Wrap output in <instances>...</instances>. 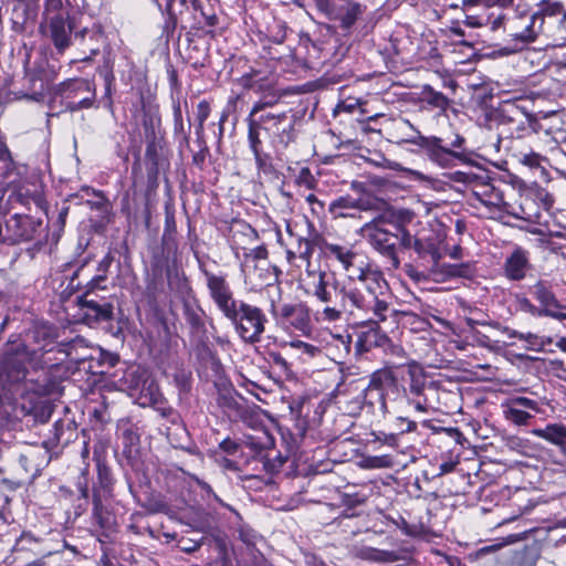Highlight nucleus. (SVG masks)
I'll use <instances>...</instances> for the list:
<instances>
[{"instance_id":"nucleus-59","label":"nucleus","mask_w":566,"mask_h":566,"mask_svg":"<svg viewBox=\"0 0 566 566\" xmlns=\"http://www.w3.org/2000/svg\"><path fill=\"white\" fill-rule=\"evenodd\" d=\"M358 106H360L358 99L348 98L337 104L335 112L353 113Z\"/></svg>"},{"instance_id":"nucleus-36","label":"nucleus","mask_w":566,"mask_h":566,"mask_svg":"<svg viewBox=\"0 0 566 566\" xmlns=\"http://www.w3.org/2000/svg\"><path fill=\"white\" fill-rule=\"evenodd\" d=\"M166 284L164 275L149 272L146 277L145 294L151 302H156L161 295L166 294Z\"/></svg>"},{"instance_id":"nucleus-63","label":"nucleus","mask_w":566,"mask_h":566,"mask_svg":"<svg viewBox=\"0 0 566 566\" xmlns=\"http://www.w3.org/2000/svg\"><path fill=\"white\" fill-rule=\"evenodd\" d=\"M219 448L224 453L233 455L239 450V443L231 438H226L219 443Z\"/></svg>"},{"instance_id":"nucleus-4","label":"nucleus","mask_w":566,"mask_h":566,"mask_svg":"<svg viewBox=\"0 0 566 566\" xmlns=\"http://www.w3.org/2000/svg\"><path fill=\"white\" fill-rule=\"evenodd\" d=\"M403 123L413 132L403 142L423 149L427 157L434 164L448 168L454 165V160H464L465 155L462 149L465 139L461 135L455 134L450 143H444L437 136H423L408 119H403Z\"/></svg>"},{"instance_id":"nucleus-33","label":"nucleus","mask_w":566,"mask_h":566,"mask_svg":"<svg viewBox=\"0 0 566 566\" xmlns=\"http://www.w3.org/2000/svg\"><path fill=\"white\" fill-rule=\"evenodd\" d=\"M533 434L554 444H560L566 440V426L551 423L545 428L534 429Z\"/></svg>"},{"instance_id":"nucleus-15","label":"nucleus","mask_w":566,"mask_h":566,"mask_svg":"<svg viewBox=\"0 0 566 566\" xmlns=\"http://www.w3.org/2000/svg\"><path fill=\"white\" fill-rule=\"evenodd\" d=\"M103 500L99 495L92 497V525L95 527L98 542L102 544L111 541L118 528L115 514L103 504Z\"/></svg>"},{"instance_id":"nucleus-25","label":"nucleus","mask_w":566,"mask_h":566,"mask_svg":"<svg viewBox=\"0 0 566 566\" xmlns=\"http://www.w3.org/2000/svg\"><path fill=\"white\" fill-rule=\"evenodd\" d=\"M532 269L530 253L521 247H516L505 259L503 272L510 281H522Z\"/></svg>"},{"instance_id":"nucleus-30","label":"nucleus","mask_w":566,"mask_h":566,"mask_svg":"<svg viewBox=\"0 0 566 566\" xmlns=\"http://www.w3.org/2000/svg\"><path fill=\"white\" fill-rule=\"evenodd\" d=\"M50 432L52 436L42 442V446L45 449L43 458H46L50 449L60 443H67L73 434V429L70 423L59 420L54 423L53 429Z\"/></svg>"},{"instance_id":"nucleus-5","label":"nucleus","mask_w":566,"mask_h":566,"mask_svg":"<svg viewBox=\"0 0 566 566\" xmlns=\"http://www.w3.org/2000/svg\"><path fill=\"white\" fill-rule=\"evenodd\" d=\"M397 387V377L390 368L377 369L370 374L368 385L358 397L357 407L366 408L368 412L385 418L388 413L387 397L389 392H395Z\"/></svg>"},{"instance_id":"nucleus-43","label":"nucleus","mask_w":566,"mask_h":566,"mask_svg":"<svg viewBox=\"0 0 566 566\" xmlns=\"http://www.w3.org/2000/svg\"><path fill=\"white\" fill-rule=\"evenodd\" d=\"M490 326L492 327H495V328H499L502 331V333L506 334L510 338H518V339H522V340H526L527 343L532 344V345H537V339L538 337L533 334V333H520L515 329H512L507 326H501L499 323L496 322H492V323H489Z\"/></svg>"},{"instance_id":"nucleus-10","label":"nucleus","mask_w":566,"mask_h":566,"mask_svg":"<svg viewBox=\"0 0 566 566\" xmlns=\"http://www.w3.org/2000/svg\"><path fill=\"white\" fill-rule=\"evenodd\" d=\"M150 272L166 276L170 291L181 294L189 290L185 273L178 264L177 248L174 242L164 241L161 252L154 254L151 259Z\"/></svg>"},{"instance_id":"nucleus-52","label":"nucleus","mask_w":566,"mask_h":566,"mask_svg":"<svg viewBox=\"0 0 566 566\" xmlns=\"http://www.w3.org/2000/svg\"><path fill=\"white\" fill-rule=\"evenodd\" d=\"M44 13L46 18L51 15H70L69 12L63 11V0H45Z\"/></svg>"},{"instance_id":"nucleus-37","label":"nucleus","mask_w":566,"mask_h":566,"mask_svg":"<svg viewBox=\"0 0 566 566\" xmlns=\"http://www.w3.org/2000/svg\"><path fill=\"white\" fill-rule=\"evenodd\" d=\"M421 99L434 108L446 111L450 99L441 92L436 91L431 85L424 84L421 87Z\"/></svg>"},{"instance_id":"nucleus-57","label":"nucleus","mask_w":566,"mask_h":566,"mask_svg":"<svg viewBox=\"0 0 566 566\" xmlns=\"http://www.w3.org/2000/svg\"><path fill=\"white\" fill-rule=\"evenodd\" d=\"M218 401L221 407L229 410L238 412L241 409V405L232 395L222 394L220 395Z\"/></svg>"},{"instance_id":"nucleus-13","label":"nucleus","mask_w":566,"mask_h":566,"mask_svg":"<svg viewBox=\"0 0 566 566\" xmlns=\"http://www.w3.org/2000/svg\"><path fill=\"white\" fill-rule=\"evenodd\" d=\"M454 180L465 182L472 188L474 197L486 207L502 208L505 206L504 195L486 174L454 172Z\"/></svg>"},{"instance_id":"nucleus-60","label":"nucleus","mask_w":566,"mask_h":566,"mask_svg":"<svg viewBox=\"0 0 566 566\" xmlns=\"http://www.w3.org/2000/svg\"><path fill=\"white\" fill-rule=\"evenodd\" d=\"M174 122H175V133L184 134L185 127H184V122H182L181 107H180L179 103L174 105Z\"/></svg>"},{"instance_id":"nucleus-51","label":"nucleus","mask_w":566,"mask_h":566,"mask_svg":"<svg viewBox=\"0 0 566 566\" xmlns=\"http://www.w3.org/2000/svg\"><path fill=\"white\" fill-rule=\"evenodd\" d=\"M106 280V275L105 274H98L94 277H92L86 286H85V292L82 294V295H90V297H93V298H104L103 296H99L96 291L99 290V289H104L101 286V283H103L104 281Z\"/></svg>"},{"instance_id":"nucleus-53","label":"nucleus","mask_w":566,"mask_h":566,"mask_svg":"<svg viewBox=\"0 0 566 566\" xmlns=\"http://www.w3.org/2000/svg\"><path fill=\"white\" fill-rule=\"evenodd\" d=\"M269 361L272 366L276 367L281 373L287 375L291 371L287 360L277 352L269 353Z\"/></svg>"},{"instance_id":"nucleus-64","label":"nucleus","mask_w":566,"mask_h":566,"mask_svg":"<svg viewBox=\"0 0 566 566\" xmlns=\"http://www.w3.org/2000/svg\"><path fill=\"white\" fill-rule=\"evenodd\" d=\"M8 202L14 207L17 203L25 206L29 202V197L21 190L12 191L8 197Z\"/></svg>"},{"instance_id":"nucleus-22","label":"nucleus","mask_w":566,"mask_h":566,"mask_svg":"<svg viewBox=\"0 0 566 566\" xmlns=\"http://www.w3.org/2000/svg\"><path fill=\"white\" fill-rule=\"evenodd\" d=\"M251 459L247 460V464H254L253 471L268 473H277L283 464L286 462V457H283L280 452L269 449L265 450L258 443H250Z\"/></svg>"},{"instance_id":"nucleus-1","label":"nucleus","mask_w":566,"mask_h":566,"mask_svg":"<svg viewBox=\"0 0 566 566\" xmlns=\"http://www.w3.org/2000/svg\"><path fill=\"white\" fill-rule=\"evenodd\" d=\"M325 252L337 260L348 275L340 280L332 271L308 272L313 281L307 294L321 303H335V306L323 308V318L337 322L347 314L373 323L385 322L390 311L391 295L382 273L373 270L352 247L326 243Z\"/></svg>"},{"instance_id":"nucleus-38","label":"nucleus","mask_w":566,"mask_h":566,"mask_svg":"<svg viewBox=\"0 0 566 566\" xmlns=\"http://www.w3.org/2000/svg\"><path fill=\"white\" fill-rule=\"evenodd\" d=\"M137 392L139 394V398L144 399L143 403L148 402L156 405L159 403L163 398L158 385L150 375L147 376Z\"/></svg>"},{"instance_id":"nucleus-34","label":"nucleus","mask_w":566,"mask_h":566,"mask_svg":"<svg viewBox=\"0 0 566 566\" xmlns=\"http://www.w3.org/2000/svg\"><path fill=\"white\" fill-rule=\"evenodd\" d=\"M186 323L191 327L192 332L198 333L203 329V311L199 305L191 302H185L182 306Z\"/></svg>"},{"instance_id":"nucleus-31","label":"nucleus","mask_w":566,"mask_h":566,"mask_svg":"<svg viewBox=\"0 0 566 566\" xmlns=\"http://www.w3.org/2000/svg\"><path fill=\"white\" fill-rule=\"evenodd\" d=\"M56 348L60 353H64L67 358L74 361L86 360L88 357L87 355L80 354V349H87L85 339L80 335L59 342Z\"/></svg>"},{"instance_id":"nucleus-54","label":"nucleus","mask_w":566,"mask_h":566,"mask_svg":"<svg viewBox=\"0 0 566 566\" xmlns=\"http://www.w3.org/2000/svg\"><path fill=\"white\" fill-rule=\"evenodd\" d=\"M335 342V346L338 348L339 354L343 356H347L350 353L352 349V335L345 334V335H335L333 337Z\"/></svg>"},{"instance_id":"nucleus-32","label":"nucleus","mask_w":566,"mask_h":566,"mask_svg":"<svg viewBox=\"0 0 566 566\" xmlns=\"http://www.w3.org/2000/svg\"><path fill=\"white\" fill-rule=\"evenodd\" d=\"M361 14V7L359 3H348L339 9H336L332 20L339 21L340 28L349 30Z\"/></svg>"},{"instance_id":"nucleus-11","label":"nucleus","mask_w":566,"mask_h":566,"mask_svg":"<svg viewBox=\"0 0 566 566\" xmlns=\"http://www.w3.org/2000/svg\"><path fill=\"white\" fill-rule=\"evenodd\" d=\"M407 375L408 380L403 392L409 402L421 412L433 408L432 396L438 391L437 382L429 380L423 368L415 361L408 365Z\"/></svg>"},{"instance_id":"nucleus-6","label":"nucleus","mask_w":566,"mask_h":566,"mask_svg":"<svg viewBox=\"0 0 566 566\" xmlns=\"http://www.w3.org/2000/svg\"><path fill=\"white\" fill-rule=\"evenodd\" d=\"M34 359L35 352L30 350L23 340L10 338L0 349V381L9 386L21 384Z\"/></svg>"},{"instance_id":"nucleus-29","label":"nucleus","mask_w":566,"mask_h":566,"mask_svg":"<svg viewBox=\"0 0 566 566\" xmlns=\"http://www.w3.org/2000/svg\"><path fill=\"white\" fill-rule=\"evenodd\" d=\"M350 553L355 558L367 562L387 563L396 559L394 552L378 549L367 545H354Z\"/></svg>"},{"instance_id":"nucleus-58","label":"nucleus","mask_w":566,"mask_h":566,"mask_svg":"<svg viewBox=\"0 0 566 566\" xmlns=\"http://www.w3.org/2000/svg\"><path fill=\"white\" fill-rule=\"evenodd\" d=\"M316 6L329 20L334 18L336 11L335 4L331 0H315Z\"/></svg>"},{"instance_id":"nucleus-20","label":"nucleus","mask_w":566,"mask_h":566,"mask_svg":"<svg viewBox=\"0 0 566 566\" xmlns=\"http://www.w3.org/2000/svg\"><path fill=\"white\" fill-rule=\"evenodd\" d=\"M88 295L77 296V304L82 311L83 321L88 324H97L113 319L114 305L107 298H93Z\"/></svg>"},{"instance_id":"nucleus-41","label":"nucleus","mask_w":566,"mask_h":566,"mask_svg":"<svg viewBox=\"0 0 566 566\" xmlns=\"http://www.w3.org/2000/svg\"><path fill=\"white\" fill-rule=\"evenodd\" d=\"M503 412L505 419L516 426L526 424L528 420L533 418V416L530 412L513 405L506 406Z\"/></svg>"},{"instance_id":"nucleus-3","label":"nucleus","mask_w":566,"mask_h":566,"mask_svg":"<svg viewBox=\"0 0 566 566\" xmlns=\"http://www.w3.org/2000/svg\"><path fill=\"white\" fill-rule=\"evenodd\" d=\"M247 122L248 133L253 132L260 137L263 130L275 151L285 150L296 139V117L291 111H270L258 118H247Z\"/></svg>"},{"instance_id":"nucleus-62","label":"nucleus","mask_w":566,"mask_h":566,"mask_svg":"<svg viewBox=\"0 0 566 566\" xmlns=\"http://www.w3.org/2000/svg\"><path fill=\"white\" fill-rule=\"evenodd\" d=\"M201 546V541H192L189 538H181L179 541V547L185 553H193Z\"/></svg>"},{"instance_id":"nucleus-61","label":"nucleus","mask_w":566,"mask_h":566,"mask_svg":"<svg viewBox=\"0 0 566 566\" xmlns=\"http://www.w3.org/2000/svg\"><path fill=\"white\" fill-rule=\"evenodd\" d=\"M510 405H513L515 407L522 408V409H531L536 410V401L528 399L526 397H516L511 400Z\"/></svg>"},{"instance_id":"nucleus-19","label":"nucleus","mask_w":566,"mask_h":566,"mask_svg":"<svg viewBox=\"0 0 566 566\" xmlns=\"http://www.w3.org/2000/svg\"><path fill=\"white\" fill-rule=\"evenodd\" d=\"M270 313L280 322L286 323L302 333L311 328L310 312L304 304H283L277 308L275 302L272 301Z\"/></svg>"},{"instance_id":"nucleus-16","label":"nucleus","mask_w":566,"mask_h":566,"mask_svg":"<svg viewBox=\"0 0 566 566\" xmlns=\"http://www.w3.org/2000/svg\"><path fill=\"white\" fill-rule=\"evenodd\" d=\"M544 18V34L566 41V11L559 1L541 0Z\"/></svg>"},{"instance_id":"nucleus-48","label":"nucleus","mask_w":566,"mask_h":566,"mask_svg":"<svg viewBox=\"0 0 566 566\" xmlns=\"http://www.w3.org/2000/svg\"><path fill=\"white\" fill-rule=\"evenodd\" d=\"M514 0H462V8H472V7H509L513 3Z\"/></svg>"},{"instance_id":"nucleus-50","label":"nucleus","mask_w":566,"mask_h":566,"mask_svg":"<svg viewBox=\"0 0 566 566\" xmlns=\"http://www.w3.org/2000/svg\"><path fill=\"white\" fill-rule=\"evenodd\" d=\"M520 308L533 316H555L553 313H548V310L535 306L528 298L523 297L518 302Z\"/></svg>"},{"instance_id":"nucleus-44","label":"nucleus","mask_w":566,"mask_h":566,"mask_svg":"<svg viewBox=\"0 0 566 566\" xmlns=\"http://www.w3.org/2000/svg\"><path fill=\"white\" fill-rule=\"evenodd\" d=\"M41 453V450L31 448L25 453H21L19 455V463L24 469L27 473L35 472L38 471V464H34V460L38 458V455Z\"/></svg>"},{"instance_id":"nucleus-39","label":"nucleus","mask_w":566,"mask_h":566,"mask_svg":"<svg viewBox=\"0 0 566 566\" xmlns=\"http://www.w3.org/2000/svg\"><path fill=\"white\" fill-rule=\"evenodd\" d=\"M148 375L149 373L140 366L132 367L125 373L124 381L132 395L137 394Z\"/></svg>"},{"instance_id":"nucleus-46","label":"nucleus","mask_w":566,"mask_h":566,"mask_svg":"<svg viewBox=\"0 0 566 566\" xmlns=\"http://www.w3.org/2000/svg\"><path fill=\"white\" fill-rule=\"evenodd\" d=\"M76 486H77V491L80 493L78 500L82 501L77 505V509L82 510V512H83L86 510V507L88 505V495H90L86 471L82 472L81 476L77 480Z\"/></svg>"},{"instance_id":"nucleus-55","label":"nucleus","mask_w":566,"mask_h":566,"mask_svg":"<svg viewBox=\"0 0 566 566\" xmlns=\"http://www.w3.org/2000/svg\"><path fill=\"white\" fill-rule=\"evenodd\" d=\"M541 244L545 250L566 260V244H558L552 240H541Z\"/></svg>"},{"instance_id":"nucleus-17","label":"nucleus","mask_w":566,"mask_h":566,"mask_svg":"<svg viewBox=\"0 0 566 566\" xmlns=\"http://www.w3.org/2000/svg\"><path fill=\"white\" fill-rule=\"evenodd\" d=\"M43 29L44 25L42 24ZM45 34L52 41L59 53H64L72 45V34L74 35V23L70 15H51L45 20Z\"/></svg>"},{"instance_id":"nucleus-45","label":"nucleus","mask_w":566,"mask_h":566,"mask_svg":"<svg viewBox=\"0 0 566 566\" xmlns=\"http://www.w3.org/2000/svg\"><path fill=\"white\" fill-rule=\"evenodd\" d=\"M39 541L29 532H23L15 541L13 552L20 553L24 551H33Z\"/></svg>"},{"instance_id":"nucleus-26","label":"nucleus","mask_w":566,"mask_h":566,"mask_svg":"<svg viewBox=\"0 0 566 566\" xmlns=\"http://www.w3.org/2000/svg\"><path fill=\"white\" fill-rule=\"evenodd\" d=\"M32 342L35 344V356L39 352L42 354L50 353L56 347L57 331L54 325L42 323L36 324L30 331Z\"/></svg>"},{"instance_id":"nucleus-21","label":"nucleus","mask_w":566,"mask_h":566,"mask_svg":"<svg viewBox=\"0 0 566 566\" xmlns=\"http://www.w3.org/2000/svg\"><path fill=\"white\" fill-rule=\"evenodd\" d=\"M74 40L77 42L82 53V62L92 61L99 54L101 46L104 43L105 35L103 27L99 23H93L91 27H84L74 31Z\"/></svg>"},{"instance_id":"nucleus-27","label":"nucleus","mask_w":566,"mask_h":566,"mask_svg":"<svg viewBox=\"0 0 566 566\" xmlns=\"http://www.w3.org/2000/svg\"><path fill=\"white\" fill-rule=\"evenodd\" d=\"M531 293L539 302L543 310H548V313L555 314V316H552L553 318L563 319L566 317L565 314L558 311L562 308V305L547 282L542 280L536 282L531 287Z\"/></svg>"},{"instance_id":"nucleus-8","label":"nucleus","mask_w":566,"mask_h":566,"mask_svg":"<svg viewBox=\"0 0 566 566\" xmlns=\"http://www.w3.org/2000/svg\"><path fill=\"white\" fill-rule=\"evenodd\" d=\"M224 317L231 323L234 332L244 343L256 344L261 342L268 317L260 307L240 300Z\"/></svg>"},{"instance_id":"nucleus-47","label":"nucleus","mask_w":566,"mask_h":566,"mask_svg":"<svg viewBox=\"0 0 566 566\" xmlns=\"http://www.w3.org/2000/svg\"><path fill=\"white\" fill-rule=\"evenodd\" d=\"M209 115H210L209 103L207 101L199 102V104L197 106V114H196V117L198 120L196 134H197L198 138H202V136H203V125H205V122L207 120V118L209 117Z\"/></svg>"},{"instance_id":"nucleus-9","label":"nucleus","mask_w":566,"mask_h":566,"mask_svg":"<svg viewBox=\"0 0 566 566\" xmlns=\"http://www.w3.org/2000/svg\"><path fill=\"white\" fill-rule=\"evenodd\" d=\"M53 96L61 99L62 111L74 113L93 106L95 88L86 78H69L54 86Z\"/></svg>"},{"instance_id":"nucleus-12","label":"nucleus","mask_w":566,"mask_h":566,"mask_svg":"<svg viewBox=\"0 0 566 566\" xmlns=\"http://www.w3.org/2000/svg\"><path fill=\"white\" fill-rule=\"evenodd\" d=\"M57 76V71L45 57H41L27 69L24 75L25 92L23 97L34 102H41L46 94L53 95V82Z\"/></svg>"},{"instance_id":"nucleus-23","label":"nucleus","mask_w":566,"mask_h":566,"mask_svg":"<svg viewBox=\"0 0 566 566\" xmlns=\"http://www.w3.org/2000/svg\"><path fill=\"white\" fill-rule=\"evenodd\" d=\"M401 249H413L417 256L428 262V268L441 260L439 247L433 238L412 235L406 228L402 235Z\"/></svg>"},{"instance_id":"nucleus-56","label":"nucleus","mask_w":566,"mask_h":566,"mask_svg":"<svg viewBox=\"0 0 566 566\" xmlns=\"http://www.w3.org/2000/svg\"><path fill=\"white\" fill-rule=\"evenodd\" d=\"M506 21L507 18L504 14H499L496 17L491 15L484 19V25H489L491 31L495 32L499 31L500 29L504 30Z\"/></svg>"},{"instance_id":"nucleus-24","label":"nucleus","mask_w":566,"mask_h":566,"mask_svg":"<svg viewBox=\"0 0 566 566\" xmlns=\"http://www.w3.org/2000/svg\"><path fill=\"white\" fill-rule=\"evenodd\" d=\"M434 282L442 283L451 279H472L475 274V266L470 262L461 263H441L437 260L433 265L429 266L428 273Z\"/></svg>"},{"instance_id":"nucleus-14","label":"nucleus","mask_w":566,"mask_h":566,"mask_svg":"<svg viewBox=\"0 0 566 566\" xmlns=\"http://www.w3.org/2000/svg\"><path fill=\"white\" fill-rule=\"evenodd\" d=\"M42 221L28 214L14 213L6 221L4 243L18 244L35 240Z\"/></svg>"},{"instance_id":"nucleus-42","label":"nucleus","mask_w":566,"mask_h":566,"mask_svg":"<svg viewBox=\"0 0 566 566\" xmlns=\"http://www.w3.org/2000/svg\"><path fill=\"white\" fill-rule=\"evenodd\" d=\"M279 98L274 95L264 96L263 98L255 102L249 113L248 118H258V115L273 111L272 108L277 103Z\"/></svg>"},{"instance_id":"nucleus-18","label":"nucleus","mask_w":566,"mask_h":566,"mask_svg":"<svg viewBox=\"0 0 566 566\" xmlns=\"http://www.w3.org/2000/svg\"><path fill=\"white\" fill-rule=\"evenodd\" d=\"M210 297L224 316L240 300H235L224 276L202 270Z\"/></svg>"},{"instance_id":"nucleus-40","label":"nucleus","mask_w":566,"mask_h":566,"mask_svg":"<svg viewBox=\"0 0 566 566\" xmlns=\"http://www.w3.org/2000/svg\"><path fill=\"white\" fill-rule=\"evenodd\" d=\"M513 156L523 166L528 167L530 169H538L539 168V169H542V171H544V168L542 167L543 157L539 154H537L533 150H530V151L517 150Z\"/></svg>"},{"instance_id":"nucleus-35","label":"nucleus","mask_w":566,"mask_h":566,"mask_svg":"<svg viewBox=\"0 0 566 566\" xmlns=\"http://www.w3.org/2000/svg\"><path fill=\"white\" fill-rule=\"evenodd\" d=\"M359 208L367 209L368 206L361 199H353L349 196L339 197L329 203V212L335 217H346L345 210Z\"/></svg>"},{"instance_id":"nucleus-49","label":"nucleus","mask_w":566,"mask_h":566,"mask_svg":"<svg viewBox=\"0 0 566 566\" xmlns=\"http://www.w3.org/2000/svg\"><path fill=\"white\" fill-rule=\"evenodd\" d=\"M248 140H249L250 149L253 153V156H254L258 167L262 168L264 166V159H263V157L261 155V150H260V147H261L260 137L256 136V134L253 132L248 133Z\"/></svg>"},{"instance_id":"nucleus-2","label":"nucleus","mask_w":566,"mask_h":566,"mask_svg":"<svg viewBox=\"0 0 566 566\" xmlns=\"http://www.w3.org/2000/svg\"><path fill=\"white\" fill-rule=\"evenodd\" d=\"M405 226L392 217L381 214L363 226L361 237L384 258L392 269L400 266L398 249L401 248Z\"/></svg>"},{"instance_id":"nucleus-28","label":"nucleus","mask_w":566,"mask_h":566,"mask_svg":"<svg viewBox=\"0 0 566 566\" xmlns=\"http://www.w3.org/2000/svg\"><path fill=\"white\" fill-rule=\"evenodd\" d=\"M96 468H97V482L93 488L92 497L95 495H99V497L108 499L112 496L114 478L109 467L106 462L101 459V457L96 458Z\"/></svg>"},{"instance_id":"nucleus-7","label":"nucleus","mask_w":566,"mask_h":566,"mask_svg":"<svg viewBox=\"0 0 566 566\" xmlns=\"http://www.w3.org/2000/svg\"><path fill=\"white\" fill-rule=\"evenodd\" d=\"M544 30V18L539 1L536 11L516 12L513 17L507 18L504 32L510 38L511 44L503 50L506 54L522 51L528 44L535 42Z\"/></svg>"}]
</instances>
